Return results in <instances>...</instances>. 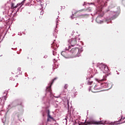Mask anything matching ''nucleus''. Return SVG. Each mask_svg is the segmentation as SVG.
Masks as SVG:
<instances>
[{"mask_svg":"<svg viewBox=\"0 0 125 125\" xmlns=\"http://www.w3.org/2000/svg\"><path fill=\"white\" fill-rule=\"evenodd\" d=\"M57 80V77H56L53 79L51 82H50V84L46 87L45 89V95H49L48 97H46L45 96L43 97L42 102L45 105H50V104H53L54 103V97L55 98H59L60 97V95H63V93H61L59 96H54L53 94H52V92L51 90V86H52V84L54 83V81Z\"/></svg>","mask_w":125,"mask_h":125,"instance_id":"f257e3e1","label":"nucleus"},{"mask_svg":"<svg viewBox=\"0 0 125 125\" xmlns=\"http://www.w3.org/2000/svg\"><path fill=\"white\" fill-rule=\"evenodd\" d=\"M112 5H110L108 6V9L105 10L104 11L105 12H107V13H109V14H112V16L111 17H107L104 20L107 24H108L109 23H112V20H115L116 18H117L119 15H120V7H118L117 8L119 9L118 11H111V9H112Z\"/></svg>","mask_w":125,"mask_h":125,"instance_id":"f03ea898","label":"nucleus"},{"mask_svg":"<svg viewBox=\"0 0 125 125\" xmlns=\"http://www.w3.org/2000/svg\"><path fill=\"white\" fill-rule=\"evenodd\" d=\"M98 68H99L101 71H102L104 74H105V76H104L103 79L100 80L101 82H104V81L106 80L107 77L110 75V73H109L110 70H109L108 66L103 63H101V64L98 66Z\"/></svg>","mask_w":125,"mask_h":125,"instance_id":"7ed1b4c3","label":"nucleus"},{"mask_svg":"<svg viewBox=\"0 0 125 125\" xmlns=\"http://www.w3.org/2000/svg\"><path fill=\"white\" fill-rule=\"evenodd\" d=\"M116 124V121L114 122H111L110 123L109 121H95L93 120H90L86 121V124L85 125H114Z\"/></svg>","mask_w":125,"mask_h":125,"instance_id":"20e7f679","label":"nucleus"},{"mask_svg":"<svg viewBox=\"0 0 125 125\" xmlns=\"http://www.w3.org/2000/svg\"><path fill=\"white\" fill-rule=\"evenodd\" d=\"M19 105L22 107V102L21 101V99H15L12 102L10 103V104L8 105L7 107V112H8L9 109H11V108L17 107V106H19Z\"/></svg>","mask_w":125,"mask_h":125,"instance_id":"39448f33","label":"nucleus"},{"mask_svg":"<svg viewBox=\"0 0 125 125\" xmlns=\"http://www.w3.org/2000/svg\"><path fill=\"white\" fill-rule=\"evenodd\" d=\"M87 4H89L90 5L89 7L85 9V11H87V12H91L92 11V7H96V4L94 2H84V3L83 4V6H84L85 5H87Z\"/></svg>","mask_w":125,"mask_h":125,"instance_id":"423d86ee","label":"nucleus"},{"mask_svg":"<svg viewBox=\"0 0 125 125\" xmlns=\"http://www.w3.org/2000/svg\"><path fill=\"white\" fill-rule=\"evenodd\" d=\"M102 11V7L100 8L99 9H97L95 11V13H94V15H97V14H98V16H97L96 19V21L97 23H98L99 24H101L102 22H103V21L100 20L98 21V19L100 18L101 17H103V14H100V11Z\"/></svg>","mask_w":125,"mask_h":125,"instance_id":"0eeeda50","label":"nucleus"},{"mask_svg":"<svg viewBox=\"0 0 125 125\" xmlns=\"http://www.w3.org/2000/svg\"><path fill=\"white\" fill-rule=\"evenodd\" d=\"M71 49V46L70 45L68 46V48L65 47V49L62 51L61 52V55L64 57V58H68L69 57V54L67 52V51H70Z\"/></svg>","mask_w":125,"mask_h":125,"instance_id":"6e6552de","label":"nucleus"},{"mask_svg":"<svg viewBox=\"0 0 125 125\" xmlns=\"http://www.w3.org/2000/svg\"><path fill=\"white\" fill-rule=\"evenodd\" d=\"M68 42L69 43H70V47H71V46H75V45H77V44H78V42L79 41L78 40V38L75 37V38H71V39L69 40Z\"/></svg>","mask_w":125,"mask_h":125,"instance_id":"1a4fd4ad","label":"nucleus"},{"mask_svg":"<svg viewBox=\"0 0 125 125\" xmlns=\"http://www.w3.org/2000/svg\"><path fill=\"white\" fill-rule=\"evenodd\" d=\"M70 51H74V52L78 51L77 57H80V56H81V54L83 51V47H82L81 48L76 47L75 48H72Z\"/></svg>","mask_w":125,"mask_h":125,"instance_id":"9d476101","label":"nucleus"},{"mask_svg":"<svg viewBox=\"0 0 125 125\" xmlns=\"http://www.w3.org/2000/svg\"><path fill=\"white\" fill-rule=\"evenodd\" d=\"M48 115H47V122H51V120H52L53 122L55 121V119L50 115V110H48Z\"/></svg>","mask_w":125,"mask_h":125,"instance_id":"9b49d317","label":"nucleus"},{"mask_svg":"<svg viewBox=\"0 0 125 125\" xmlns=\"http://www.w3.org/2000/svg\"><path fill=\"white\" fill-rule=\"evenodd\" d=\"M102 88H103V85L102 83H99L94 87V89H95V90H99V89H102Z\"/></svg>","mask_w":125,"mask_h":125,"instance_id":"f8f14e48","label":"nucleus"},{"mask_svg":"<svg viewBox=\"0 0 125 125\" xmlns=\"http://www.w3.org/2000/svg\"><path fill=\"white\" fill-rule=\"evenodd\" d=\"M23 112H24V110L23 109H21V111L20 112H18L16 114V115L17 116L18 119L19 121H21L20 118H21V115L23 114Z\"/></svg>","mask_w":125,"mask_h":125,"instance_id":"ddd939ff","label":"nucleus"},{"mask_svg":"<svg viewBox=\"0 0 125 125\" xmlns=\"http://www.w3.org/2000/svg\"><path fill=\"white\" fill-rule=\"evenodd\" d=\"M101 83L103 85V88H109V85H110V83Z\"/></svg>","mask_w":125,"mask_h":125,"instance_id":"4468645a","label":"nucleus"},{"mask_svg":"<svg viewBox=\"0 0 125 125\" xmlns=\"http://www.w3.org/2000/svg\"><path fill=\"white\" fill-rule=\"evenodd\" d=\"M48 111H49V109H46L44 110V111H43L42 112V117H44V116H46V114H47V115H48Z\"/></svg>","mask_w":125,"mask_h":125,"instance_id":"2eb2a0df","label":"nucleus"},{"mask_svg":"<svg viewBox=\"0 0 125 125\" xmlns=\"http://www.w3.org/2000/svg\"><path fill=\"white\" fill-rule=\"evenodd\" d=\"M58 32V30H57L56 29V28H55L54 30V32L53 33V36L54 37H55V38H57V32Z\"/></svg>","mask_w":125,"mask_h":125,"instance_id":"dca6fc26","label":"nucleus"},{"mask_svg":"<svg viewBox=\"0 0 125 125\" xmlns=\"http://www.w3.org/2000/svg\"><path fill=\"white\" fill-rule=\"evenodd\" d=\"M92 78H93V76H92V75L90 74V72H88L87 77H86V80H87L88 79H89V80H90V79H92Z\"/></svg>","mask_w":125,"mask_h":125,"instance_id":"f3484780","label":"nucleus"},{"mask_svg":"<svg viewBox=\"0 0 125 125\" xmlns=\"http://www.w3.org/2000/svg\"><path fill=\"white\" fill-rule=\"evenodd\" d=\"M4 106V102L3 101L2 104L0 103V110H2Z\"/></svg>","mask_w":125,"mask_h":125,"instance_id":"a211bd4d","label":"nucleus"},{"mask_svg":"<svg viewBox=\"0 0 125 125\" xmlns=\"http://www.w3.org/2000/svg\"><path fill=\"white\" fill-rule=\"evenodd\" d=\"M115 122H116L115 123V125H122V124H125V121L124 122H122V123H120V122H121V121H115Z\"/></svg>","mask_w":125,"mask_h":125,"instance_id":"6ab92c4d","label":"nucleus"},{"mask_svg":"<svg viewBox=\"0 0 125 125\" xmlns=\"http://www.w3.org/2000/svg\"><path fill=\"white\" fill-rule=\"evenodd\" d=\"M97 2L98 3V7H100V6H101V2H102V1H101V0H97Z\"/></svg>","mask_w":125,"mask_h":125,"instance_id":"aec40b11","label":"nucleus"},{"mask_svg":"<svg viewBox=\"0 0 125 125\" xmlns=\"http://www.w3.org/2000/svg\"><path fill=\"white\" fill-rule=\"evenodd\" d=\"M21 4H22L21 3V2L18 3V4H17V5H16V6H15L14 7V8H15H15H17V7H18V6L21 5Z\"/></svg>","mask_w":125,"mask_h":125,"instance_id":"412c9836","label":"nucleus"},{"mask_svg":"<svg viewBox=\"0 0 125 125\" xmlns=\"http://www.w3.org/2000/svg\"><path fill=\"white\" fill-rule=\"evenodd\" d=\"M73 94L74 95V97H76V95H78V92L77 91H73Z\"/></svg>","mask_w":125,"mask_h":125,"instance_id":"4be33fe9","label":"nucleus"},{"mask_svg":"<svg viewBox=\"0 0 125 125\" xmlns=\"http://www.w3.org/2000/svg\"><path fill=\"white\" fill-rule=\"evenodd\" d=\"M93 82L92 81H88V83H87V84H88V85H90L91 84H92Z\"/></svg>","mask_w":125,"mask_h":125,"instance_id":"5701e85b","label":"nucleus"},{"mask_svg":"<svg viewBox=\"0 0 125 125\" xmlns=\"http://www.w3.org/2000/svg\"><path fill=\"white\" fill-rule=\"evenodd\" d=\"M7 93H8V91H7V93H6V95H4L3 97L4 100H6V98H7V97H6V95H7Z\"/></svg>","mask_w":125,"mask_h":125,"instance_id":"b1692460","label":"nucleus"},{"mask_svg":"<svg viewBox=\"0 0 125 125\" xmlns=\"http://www.w3.org/2000/svg\"><path fill=\"white\" fill-rule=\"evenodd\" d=\"M31 5H32V4L30 2L25 4V6H31Z\"/></svg>","mask_w":125,"mask_h":125,"instance_id":"393cba45","label":"nucleus"},{"mask_svg":"<svg viewBox=\"0 0 125 125\" xmlns=\"http://www.w3.org/2000/svg\"><path fill=\"white\" fill-rule=\"evenodd\" d=\"M22 5H22V4H21V5H20V6L18 8V10H17V12H18V11H19V10H20V9L21 8V7H22Z\"/></svg>","mask_w":125,"mask_h":125,"instance_id":"a878e982","label":"nucleus"},{"mask_svg":"<svg viewBox=\"0 0 125 125\" xmlns=\"http://www.w3.org/2000/svg\"><path fill=\"white\" fill-rule=\"evenodd\" d=\"M125 117H124V118H123V116H122V117H121V118L120 119V120H119V122H122V120H125Z\"/></svg>","mask_w":125,"mask_h":125,"instance_id":"bb28decb","label":"nucleus"},{"mask_svg":"<svg viewBox=\"0 0 125 125\" xmlns=\"http://www.w3.org/2000/svg\"><path fill=\"white\" fill-rule=\"evenodd\" d=\"M40 4L41 5L42 10H43V4H42V3H40Z\"/></svg>","mask_w":125,"mask_h":125,"instance_id":"cd10ccee","label":"nucleus"},{"mask_svg":"<svg viewBox=\"0 0 125 125\" xmlns=\"http://www.w3.org/2000/svg\"><path fill=\"white\" fill-rule=\"evenodd\" d=\"M68 84H65L64 86V88H65V89H67V87H68Z\"/></svg>","mask_w":125,"mask_h":125,"instance_id":"c85d7f7f","label":"nucleus"},{"mask_svg":"<svg viewBox=\"0 0 125 125\" xmlns=\"http://www.w3.org/2000/svg\"><path fill=\"white\" fill-rule=\"evenodd\" d=\"M25 1H26V0H23L21 2V5H23V4H24Z\"/></svg>","mask_w":125,"mask_h":125,"instance_id":"c756f323","label":"nucleus"},{"mask_svg":"<svg viewBox=\"0 0 125 125\" xmlns=\"http://www.w3.org/2000/svg\"><path fill=\"white\" fill-rule=\"evenodd\" d=\"M11 5L12 8H14V3H12Z\"/></svg>","mask_w":125,"mask_h":125,"instance_id":"7c9ffc66","label":"nucleus"},{"mask_svg":"<svg viewBox=\"0 0 125 125\" xmlns=\"http://www.w3.org/2000/svg\"><path fill=\"white\" fill-rule=\"evenodd\" d=\"M56 54V52H55V51H54V50H53V55L55 56Z\"/></svg>","mask_w":125,"mask_h":125,"instance_id":"2f4dec72","label":"nucleus"},{"mask_svg":"<svg viewBox=\"0 0 125 125\" xmlns=\"http://www.w3.org/2000/svg\"><path fill=\"white\" fill-rule=\"evenodd\" d=\"M73 16H74V14H73V12H72V16H70V18L72 20L74 19V17H73Z\"/></svg>","mask_w":125,"mask_h":125,"instance_id":"473e14b6","label":"nucleus"},{"mask_svg":"<svg viewBox=\"0 0 125 125\" xmlns=\"http://www.w3.org/2000/svg\"><path fill=\"white\" fill-rule=\"evenodd\" d=\"M57 19H58V18H57V20L56 21L57 26V25H58V20H57Z\"/></svg>","mask_w":125,"mask_h":125,"instance_id":"72a5a7b5","label":"nucleus"},{"mask_svg":"<svg viewBox=\"0 0 125 125\" xmlns=\"http://www.w3.org/2000/svg\"><path fill=\"white\" fill-rule=\"evenodd\" d=\"M18 71H19V72H20L21 71V67H19L18 68Z\"/></svg>","mask_w":125,"mask_h":125,"instance_id":"f704fd0d","label":"nucleus"},{"mask_svg":"<svg viewBox=\"0 0 125 125\" xmlns=\"http://www.w3.org/2000/svg\"><path fill=\"white\" fill-rule=\"evenodd\" d=\"M88 90L89 91H90V90H91V86L89 87Z\"/></svg>","mask_w":125,"mask_h":125,"instance_id":"c9c22d12","label":"nucleus"},{"mask_svg":"<svg viewBox=\"0 0 125 125\" xmlns=\"http://www.w3.org/2000/svg\"><path fill=\"white\" fill-rule=\"evenodd\" d=\"M43 14V12H42V10L41 12V15H42Z\"/></svg>","mask_w":125,"mask_h":125,"instance_id":"e433bc0d","label":"nucleus"},{"mask_svg":"<svg viewBox=\"0 0 125 125\" xmlns=\"http://www.w3.org/2000/svg\"><path fill=\"white\" fill-rule=\"evenodd\" d=\"M24 75H25V77L28 76V74H27V73H25Z\"/></svg>","mask_w":125,"mask_h":125,"instance_id":"4c0bfd02","label":"nucleus"},{"mask_svg":"<svg viewBox=\"0 0 125 125\" xmlns=\"http://www.w3.org/2000/svg\"><path fill=\"white\" fill-rule=\"evenodd\" d=\"M77 125V122L75 121V122L73 123V125Z\"/></svg>","mask_w":125,"mask_h":125,"instance_id":"58836bf2","label":"nucleus"},{"mask_svg":"<svg viewBox=\"0 0 125 125\" xmlns=\"http://www.w3.org/2000/svg\"><path fill=\"white\" fill-rule=\"evenodd\" d=\"M67 107H68V109H69V102L67 101Z\"/></svg>","mask_w":125,"mask_h":125,"instance_id":"ea45409f","label":"nucleus"},{"mask_svg":"<svg viewBox=\"0 0 125 125\" xmlns=\"http://www.w3.org/2000/svg\"><path fill=\"white\" fill-rule=\"evenodd\" d=\"M47 57V55H45V56L43 57V58L46 59Z\"/></svg>","mask_w":125,"mask_h":125,"instance_id":"a19ab883","label":"nucleus"},{"mask_svg":"<svg viewBox=\"0 0 125 125\" xmlns=\"http://www.w3.org/2000/svg\"><path fill=\"white\" fill-rule=\"evenodd\" d=\"M55 107V108H57V107H58V104H56Z\"/></svg>","mask_w":125,"mask_h":125,"instance_id":"79ce46f5","label":"nucleus"},{"mask_svg":"<svg viewBox=\"0 0 125 125\" xmlns=\"http://www.w3.org/2000/svg\"><path fill=\"white\" fill-rule=\"evenodd\" d=\"M116 72H117V75H120V72H118V71H116Z\"/></svg>","mask_w":125,"mask_h":125,"instance_id":"37998d69","label":"nucleus"},{"mask_svg":"<svg viewBox=\"0 0 125 125\" xmlns=\"http://www.w3.org/2000/svg\"><path fill=\"white\" fill-rule=\"evenodd\" d=\"M6 93H7V91H6V92H5V91L3 92V94H6Z\"/></svg>","mask_w":125,"mask_h":125,"instance_id":"c03bdc74","label":"nucleus"},{"mask_svg":"<svg viewBox=\"0 0 125 125\" xmlns=\"http://www.w3.org/2000/svg\"><path fill=\"white\" fill-rule=\"evenodd\" d=\"M35 79H36V77H34L33 78V81H34V80H35Z\"/></svg>","mask_w":125,"mask_h":125,"instance_id":"a18cd8bd","label":"nucleus"},{"mask_svg":"<svg viewBox=\"0 0 125 125\" xmlns=\"http://www.w3.org/2000/svg\"><path fill=\"white\" fill-rule=\"evenodd\" d=\"M54 70H55V68L53 67V70L54 71Z\"/></svg>","mask_w":125,"mask_h":125,"instance_id":"49530a36","label":"nucleus"},{"mask_svg":"<svg viewBox=\"0 0 125 125\" xmlns=\"http://www.w3.org/2000/svg\"><path fill=\"white\" fill-rule=\"evenodd\" d=\"M80 86H82V87H83V84H81Z\"/></svg>","mask_w":125,"mask_h":125,"instance_id":"de8ad7c7","label":"nucleus"},{"mask_svg":"<svg viewBox=\"0 0 125 125\" xmlns=\"http://www.w3.org/2000/svg\"><path fill=\"white\" fill-rule=\"evenodd\" d=\"M75 33V31H72V34H74Z\"/></svg>","mask_w":125,"mask_h":125,"instance_id":"09e8293b","label":"nucleus"},{"mask_svg":"<svg viewBox=\"0 0 125 125\" xmlns=\"http://www.w3.org/2000/svg\"><path fill=\"white\" fill-rule=\"evenodd\" d=\"M20 36H22V33H20Z\"/></svg>","mask_w":125,"mask_h":125,"instance_id":"8fccbe9b","label":"nucleus"},{"mask_svg":"<svg viewBox=\"0 0 125 125\" xmlns=\"http://www.w3.org/2000/svg\"><path fill=\"white\" fill-rule=\"evenodd\" d=\"M81 10L82 11H83V10H84V9H82V10Z\"/></svg>","mask_w":125,"mask_h":125,"instance_id":"3c124183","label":"nucleus"},{"mask_svg":"<svg viewBox=\"0 0 125 125\" xmlns=\"http://www.w3.org/2000/svg\"><path fill=\"white\" fill-rule=\"evenodd\" d=\"M41 68H42V69H43V66H42L41 67Z\"/></svg>","mask_w":125,"mask_h":125,"instance_id":"603ef678","label":"nucleus"},{"mask_svg":"<svg viewBox=\"0 0 125 125\" xmlns=\"http://www.w3.org/2000/svg\"><path fill=\"white\" fill-rule=\"evenodd\" d=\"M16 78H18V75H16Z\"/></svg>","mask_w":125,"mask_h":125,"instance_id":"864d4df0","label":"nucleus"},{"mask_svg":"<svg viewBox=\"0 0 125 125\" xmlns=\"http://www.w3.org/2000/svg\"><path fill=\"white\" fill-rule=\"evenodd\" d=\"M110 88H112V85L111 86V87L110 88H108V89H110Z\"/></svg>","mask_w":125,"mask_h":125,"instance_id":"5fc2aeb1","label":"nucleus"},{"mask_svg":"<svg viewBox=\"0 0 125 125\" xmlns=\"http://www.w3.org/2000/svg\"><path fill=\"white\" fill-rule=\"evenodd\" d=\"M20 51H22V49H20Z\"/></svg>","mask_w":125,"mask_h":125,"instance_id":"6e6d98bb","label":"nucleus"},{"mask_svg":"<svg viewBox=\"0 0 125 125\" xmlns=\"http://www.w3.org/2000/svg\"><path fill=\"white\" fill-rule=\"evenodd\" d=\"M74 33H71V36H73Z\"/></svg>","mask_w":125,"mask_h":125,"instance_id":"4d7b16f0","label":"nucleus"},{"mask_svg":"<svg viewBox=\"0 0 125 125\" xmlns=\"http://www.w3.org/2000/svg\"><path fill=\"white\" fill-rule=\"evenodd\" d=\"M54 61H56V59H54Z\"/></svg>","mask_w":125,"mask_h":125,"instance_id":"13d9d810","label":"nucleus"},{"mask_svg":"<svg viewBox=\"0 0 125 125\" xmlns=\"http://www.w3.org/2000/svg\"><path fill=\"white\" fill-rule=\"evenodd\" d=\"M20 75H22V72L20 73Z\"/></svg>","mask_w":125,"mask_h":125,"instance_id":"bf43d9fd","label":"nucleus"},{"mask_svg":"<svg viewBox=\"0 0 125 125\" xmlns=\"http://www.w3.org/2000/svg\"><path fill=\"white\" fill-rule=\"evenodd\" d=\"M85 123V121L84 123H83V125H84Z\"/></svg>","mask_w":125,"mask_h":125,"instance_id":"052dcab7","label":"nucleus"},{"mask_svg":"<svg viewBox=\"0 0 125 125\" xmlns=\"http://www.w3.org/2000/svg\"><path fill=\"white\" fill-rule=\"evenodd\" d=\"M81 40V38H79L78 40L80 41Z\"/></svg>","mask_w":125,"mask_h":125,"instance_id":"680f3d73","label":"nucleus"},{"mask_svg":"<svg viewBox=\"0 0 125 125\" xmlns=\"http://www.w3.org/2000/svg\"><path fill=\"white\" fill-rule=\"evenodd\" d=\"M0 38H1V35H0Z\"/></svg>","mask_w":125,"mask_h":125,"instance_id":"e2e57ef3","label":"nucleus"},{"mask_svg":"<svg viewBox=\"0 0 125 125\" xmlns=\"http://www.w3.org/2000/svg\"><path fill=\"white\" fill-rule=\"evenodd\" d=\"M56 68H58V65H57V67H56Z\"/></svg>","mask_w":125,"mask_h":125,"instance_id":"0e129e2a","label":"nucleus"},{"mask_svg":"<svg viewBox=\"0 0 125 125\" xmlns=\"http://www.w3.org/2000/svg\"><path fill=\"white\" fill-rule=\"evenodd\" d=\"M91 22H93V20H92Z\"/></svg>","mask_w":125,"mask_h":125,"instance_id":"69168bd1","label":"nucleus"},{"mask_svg":"<svg viewBox=\"0 0 125 125\" xmlns=\"http://www.w3.org/2000/svg\"><path fill=\"white\" fill-rule=\"evenodd\" d=\"M11 49H14V48H11Z\"/></svg>","mask_w":125,"mask_h":125,"instance_id":"338daca9","label":"nucleus"},{"mask_svg":"<svg viewBox=\"0 0 125 125\" xmlns=\"http://www.w3.org/2000/svg\"><path fill=\"white\" fill-rule=\"evenodd\" d=\"M10 80H12V79H11V78H10Z\"/></svg>","mask_w":125,"mask_h":125,"instance_id":"774afa93","label":"nucleus"}]
</instances>
